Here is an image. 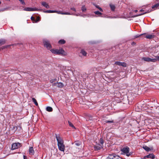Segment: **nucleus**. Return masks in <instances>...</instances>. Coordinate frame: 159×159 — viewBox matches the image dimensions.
Returning <instances> with one entry per match:
<instances>
[{
  "label": "nucleus",
  "instance_id": "50",
  "mask_svg": "<svg viewBox=\"0 0 159 159\" xmlns=\"http://www.w3.org/2000/svg\"><path fill=\"white\" fill-rule=\"evenodd\" d=\"M18 43L17 44V45H18Z\"/></svg>",
  "mask_w": 159,
  "mask_h": 159
},
{
  "label": "nucleus",
  "instance_id": "3",
  "mask_svg": "<svg viewBox=\"0 0 159 159\" xmlns=\"http://www.w3.org/2000/svg\"><path fill=\"white\" fill-rule=\"evenodd\" d=\"M43 43L45 47L48 50H50L52 48V46L49 41L45 39L43 40Z\"/></svg>",
  "mask_w": 159,
  "mask_h": 159
},
{
  "label": "nucleus",
  "instance_id": "41",
  "mask_svg": "<svg viewBox=\"0 0 159 159\" xmlns=\"http://www.w3.org/2000/svg\"><path fill=\"white\" fill-rule=\"evenodd\" d=\"M98 9L101 11H103V10L100 7H99Z\"/></svg>",
  "mask_w": 159,
  "mask_h": 159
},
{
  "label": "nucleus",
  "instance_id": "22",
  "mask_svg": "<svg viewBox=\"0 0 159 159\" xmlns=\"http://www.w3.org/2000/svg\"><path fill=\"white\" fill-rule=\"evenodd\" d=\"M159 6V3H157L152 7V8L154 9H156Z\"/></svg>",
  "mask_w": 159,
  "mask_h": 159
},
{
  "label": "nucleus",
  "instance_id": "18",
  "mask_svg": "<svg viewBox=\"0 0 159 159\" xmlns=\"http://www.w3.org/2000/svg\"><path fill=\"white\" fill-rule=\"evenodd\" d=\"M80 53L84 56H87V52L83 49H82L81 50Z\"/></svg>",
  "mask_w": 159,
  "mask_h": 159
},
{
  "label": "nucleus",
  "instance_id": "2",
  "mask_svg": "<svg viewBox=\"0 0 159 159\" xmlns=\"http://www.w3.org/2000/svg\"><path fill=\"white\" fill-rule=\"evenodd\" d=\"M121 151L123 152L121 153L122 154H126V155L128 156H129L131 154V153L129 152V148L128 147L123 148L121 150Z\"/></svg>",
  "mask_w": 159,
  "mask_h": 159
},
{
  "label": "nucleus",
  "instance_id": "31",
  "mask_svg": "<svg viewBox=\"0 0 159 159\" xmlns=\"http://www.w3.org/2000/svg\"><path fill=\"white\" fill-rule=\"evenodd\" d=\"M22 5H25V4L24 0H18Z\"/></svg>",
  "mask_w": 159,
  "mask_h": 159
},
{
  "label": "nucleus",
  "instance_id": "21",
  "mask_svg": "<svg viewBox=\"0 0 159 159\" xmlns=\"http://www.w3.org/2000/svg\"><path fill=\"white\" fill-rule=\"evenodd\" d=\"M58 43L61 44H64L66 43V41L63 39H61L59 41Z\"/></svg>",
  "mask_w": 159,
  "mask_h": 159
},
{
  "label": "nucleus",
  "instance_id": "49",
  "mask_svg": "<svg viewBox=\"0 0 159 159\" xmlns=\"http://www.w3.org/2000/svg\"><path fill=\"white\" fill-rule=\"evenodd\" d=\"M18 43L17 44V45H18Z\"/></svg>",
  "mask_w": 159,
  "mask_h": 159
},
{
  "label": "nucleus",
  "instance_id": "32",
  "mask_svg": "<svg viewBox=\"0 0 159 159\" xmlns=\"http://www.w3.org/2000/svg\"><path fill=\"white\" fill-rule=\"evenodd\" d=\"M100 143L101 144V145H102L104 143V141L101 138L100 141Z\"/></svg>",
  "mask_w": 159,
  "mask_h": 159
},
{
  "label": "nucleus",
  "instance_id": "12",
  "mask_svg": "<svg viewBox=\"0 0 159 159\" xmlns=\"http://www.w3.org/2000/svg\"><path fill=\"white\" fill-rule=\"evenodd\" d=\"M54 13H57L58 14H61L62 15H71L70 13L68 12H62L60 11L57 10H54Z\"/></svg>",
  "mask_w": 159,
  "mask_h": 159
},
{
  "label": "nucleus",
  "instance_id": "51",
  "mask_svg": "<svg viewBox=\"0 0 159 159\" xmlns=\"http://www.w3.org/2000/svg\"><path fill=\"white\" fill-rule=\"evenodd\" d=\"M133 44H134V42H133Z\"/></svg>",
  "mask_w": 159,
  "mask_h": 159
},
{
  "label": "nucleus",
  "instance_id": "44",
  "mask_svg": "<svg viewBox=\"0 0 159 159\" xmlns=\"http://www.w3.org/2000/svg\"><path fill=\"white\" fill-rule=\"evenodd\" d=\"M52 86H57V83H55L54 84H53L52 85Z\"/></svg>",
  "mask_w": 159,
  "mask_h": 159
},
{
  "label": "nucleus",
  "instance_id": "25",
  "mask_svg": "<svg viewBox=\"0 0 159 159\" xmlns=\"http://www.w3.org/2000/svg\"><path fill=\"white\" fill-rule=\"evenodd\" d=\"M143 148L146 151H148L150 150V148L149 147L146 146H143Z\"/></svg>",
  "mask_w": 159,
  "mask_h": 159
},
{
  "label": "nucleus",
  "instance_id": "33",
  "mask_svg": "<svg viewBox=\"0 0 159 159\" xmlns=\"http://www.w3.org/2000/svg\"><path fill=\"white\" fill-rule=\"evenodd\" d=\"M105 122L106 123H113L114 121L113 120H106Z\"/></svg>",
  "mask_w": 159,
  "mask_h": 159
},
{
  "label": "nucleus",
  "instance_id": "36",
  "mask_svg": "<svg viewBox=\"0 0 159 159\" xmlns=\"http://www.w3.org/2000/svg\"><path fill=\"white\" fill-rule=\"evenodd\" d=\"M16 44H11V45H7V46H5L4 48H7L11 46H16Z\"/></svg>",
  "mask_w": 159,
  "mask_h": 159
},
{
  "label": "nucleus",
  "instance_id": "29",
  "mask_svg": "<svg viewBox=\"0 0 159 159\" xmlns=\"http://www.w3.org/2000/svg\"><path fill=\"white\" fill-rule=\"evenodd\" d=\"M54 10H47L45 11H44L45 13H54Z\"/></svg>",
  "mask_w": 159,
  "mask_h": 159
},
{
  "label": "nucleus",
  "instance_id": "38",
  "mask_svg": "<svg viewBox=\"0 0 159 159\" xmlns=\"http://www.w3.org/2000/svg\"><path fill=\"white\" fill-rule=\"evenodd\" d=\"M56 79H54L53 80H50V82L51 83H52L53 82L56 81Z\"/></svg>",
  "mask_w": 159,
  "mask_h": 159
},
{
  "label": "nucleus",
  "instance_id": "17",
  "mask_svg": "<svg viewBox=\"0 0 159 159\" xmlns=\"http://www.w3.org/2000/svg\"><path fill=\"white\" fill-rule=\"evenodd\" d=\"M57 87L60 88H62L64 86L63 84L61 83H57Z\"/></svg>",
  "mask_w": 159,
  "mask_h": 159
},
{
  "label": "nucleus",
  "instance_id": "14",
  "mask_svg": "<svg viewBox=\"0 0 159 159\" xmlns=\"http://www.w3.org/2000/svg\"><path fill=\"white\" fill-rule=\"evenodd\" d=\"M29 153L31 155H34V151L33 147H30L29 149Z\"/></svg>",
  "mask_w": 159,
  "mask_h": 159
},
{
  "label": "nucleus",
  "instance_id": "40",
  "mask_svg": "<svg viewBox=\"0 0 159 159\" xmlns=\"http://www.w3.org/2000/svg\"><path fill=\"white\" fill-rule=\"evenodd\" d=\"M31 19L32 20L34 21H35V18L34 17L32 16L31 18Z\"/></svg>",
  "mask_w": 159,
  "mask_h": 159
},
{
  "label": "nucleus",
  "instance_id": "15",
  "mask_svg": "<svg viewBox=\"0 0 159 159\" xmlns=\"http://www.w3.org/2000/svg\"><path fill=\"white\" fill-rule=\"evenodd\" d=\"M50 51L53 54L57 55V49L54 48L50 50Z\"/></svg>",
  "mask_w": 159,
  "mask_h": 159
},
{
  "label": "nucleus",
  "instance_id": "24",
  "mask_svg": "<svg viewBox=\"0 0 159 159\" xmlns=\"http://www.w3.org/2000/svg\"><path fill=\"white\" fill-rule=\"evenodd\" d=\"M6 42V41L4 39L0 40V46L4 44Z\"/></svg>",
  "mask_w": 159,
  "mask_h": 159
},
{
  "label": "nucleus",
  "instance_id": "23",
  "mask_svg": "<svg viewBox=\"0 0 159 159\" xmlns=\"http://www.w3.org/2000/svg\"><path fill=\"white\" fill-rule=\"evenodd\" d=\"M32 100L33 102L34 103L35 105L37 106L38 105V103H37L36 100L34 98H32Z\"/></svg>",
  "mask_w": 159,
  "mask_h": 159
},
{
  "label": "nucleus",
  "instance_id": "27",
  "mask_svg": "<svg viewBox=\"0 0 159 159\" xmlns=\"http://www.w3.org/2000/svg\"><path fill=\"white\" fill-rule=\"evenodd\" d=\"M81 10L83 12H85L86 11V9L84 6H83L81 7Z\"/></svg>",
  "mask_w": 159,
  "mask_h": 159
},
{
  "label": "nucleus",
  "instance_id": "28",
  "mask_svg": "<svg viewBox=\"0 0 159 159\" xmlns=\"http://www.w3.org/2000/svg\"><path fill=\"white\" fill-rule=\"evenodd\" d=\"M68 123L69 124V125L70 126L72 127L73 128H75V126H74V125L72 124L70 121H68Z\"/></svg>",
  "mask_w": 159,
  "mask_h": 159
},
{
  "label": "nucleus",
  "instance_id": "47",
  "mask_svg": "<svg viewBox=\"0 0 159 159\" xmlns=\"http://www.w3.org/2000/svg\"><path fill=\"white\" fill-rule=\"evenodd\" d=\"M157 60H158V61H159V57H157V59H156Z\"/></svg>",
  "mask_w": 159,
  "mask_h": 159
},
{
  "label": "nucleus",
  "instance_id": "1",
  "mask_svg": "<svg viewBox=\"0 0 159 159\" xmlns=\"http://www.w3.org/2000/svg\"><path fill=\"white\" fill-rule=\"evenodd\" d=\"M56 138L57 142V145L59 149L62 152H64L65 149V146L64 144V141L62 138L59 135L56 134Z\"/></svg>",
  "mask_w": 159,
  "mask_h": 159
},
{
  "label": "nucleus",
  "instance_id": "8",
  "mask_svg": "<svg viewBox=\"0 0 159 159\" xmlns=\"http://www.w3.org/2000/svg\"><path fill=\"white\" fill-rule=\"evenodd\" d=\"M142 59L145 61L147 62H155L157 60L156 59H151L149 57H143Z\"/></svg>",
  "mask_w": 159,
  "mask_h": 159
},
{
  "label": "nucleus",
  "instance_id": "39",
  "mask_svg": "<svg viewBox=\"0 0 159 159\" xmlns=\"http://www.w3.org/2000/svg\"><path fill=\"white\" fill-rule=\"evenodd\" d=\"M70 10H73V11H74L75 12L76 11V9H75L74 7H72L70 8Z\"/></svg>",
  "mask_w": 159,
  "mask_h": 159
},
{
  "label": "nucleus",
  "instance_id": "45",
  "mask_svg": "<svg viewBox=\"0 0 159 159\" xmlns=\"http://www.w3.org/2000/svg\"><path fill=\"white\" fill-rule=\"evenodd\" d=\"M23 158H24V159H27V157L26 156H25V155H24Z\"/></svg>",
  "mask_w": 159,
  "mask_h": 159
},
{
  "label": "nucleus",
  "instance_id": "11",
  "mask_svg": "<svg viewBox=\"0 0 159 159\" xmlns=\"http://www.w3.org/2000/svg\"><path fill=\"white\" fill-rule=\"evenodd\" d=\"M146 158L154 159L155 158V156L153 153H151L144 157V158Z\"/></svg>",
  "mask_w": 159,
  "mask_h": 159
},
{
  "label": "nucleus",
  "instance_id": "10",
  "mask_svg": "<svg viewBox=\"0 0 159 159\" xmlns=\"http://www.w3.org/2000/svg\"><path fill=\"white\" fill-rule=\"evenodd\" d=\"M24 10L27 11H38V9L35 8H32L31 7H26L24 9Z\"/></svg>",
  "mask_w": 159,
  "mask_h": 159
},
{
  "label": "nucleus",
  "instance_id": "26",
  "mask_svg": "<svg viewBox=\"0 0 159 159\" xmlns=\"http://www.w3.org/2000/svg\"><path fill=\"white\" fill-rule=\"evenodd\" d=\"M152 11V10H150V11H149L148 10V11H145L143 13H141V14H139V15H137L136 16H141V15H143V14H146V13H149V12H150Z\"/></svg>",
  "mask_w": 159,
  "mask_h": 159
},
{
  "label": "nucleus",
  "instance_id": "6",
  "mask_svg": "<svg viewBox=\"0 0 159 159\" xmlns=\"http://www.w3.org/2000/svg\"><path fill=\"white\" fill-rule=\"evenodd\" d=\"M21 144L19 143H14L12 144L11 149L12 150L17 149L21 146Z\"/></svg>",
  "mask_w": 159,
  "mask_h": 159
},
{
  "label": "nucleus",
  "instance_id": "16",
  "mask_svg": "<svg viewBox=\"0 0 159 159\" xmlns=\"http://www.w3.org/2000/svg\"><path fill=\"white\" fill-rule=\"evenodd\" d=\"M42 4L47 8H48L49 7V6L48 3L45 2H42Z\"/></svg>",
  "mask_w": 159,
  "mask_h": 159
},
{
  "label": "nucleus",
  "instance_id": "35",
  "mask_svg": "<svg viewBox=\"0 0 159 159\" xmlns=\"http://www.w3.org/2000/svg\"><path fill=\"white\" fill-rule=\"evenodd\" d=\"M142 36H143V35H142V34H141L139 35H136L135 36V38H137L139 37H140Z\"/></svg>",
  "mask_w": 159,
  "mask_h": 159
},
{
  "label": "nucleus",
  "instance_id": "48",
  "mask_svg": "<svg viewBox=\"0 0 159 159\" xmlns=\"http://www.w3.org/2000/svg\"><path fill=\"white\" fill-rule=\"evenodd\" d=\"M137 11H138L137 10H136L135 11V12H137Z\"/></svg>",
  "mask_w": 159,
  "mask_h": 159
},
{
  "label": "nucleus",
  "instance_id": "30",
  "mask_svg": "<svg viewBox=\"0 0 159 159\" xmlns=\"http://www.w3.org/2000/svg\"><path fill=\"white\" fill-rule=\"evenodd\" d=\"M94 13L98 15L102 14V13L98 11H95L94 12Z\"/></svg>",
  "mask_w": 159,
  "mask_h": 159
},
{
  "label": "nucleus",
  "instance_id": "52",
  "mask_svg": "<svg viewBox=\"0 0 159 159\" xmlns=\"http://www.w3.org/2000/svg\"><path fill=\"white\" fill-rule=\"evenodd\" d=\"M133 44H134V42H133Z\"/></svg>",
  "mask_w": 159,
  "mask_h": 159
},
{
  "label": "nucleus",
  "instance_id": "4",
  "mask_svg": "<svg viewBox=\"0 0 159 159\" xmlns=\"http://www.w3.org/2000/svg\"><path fill=\"white\" fill-rule=\"evenodd\" d=\"M57 55L66 56L67 54L66 52L62 48H60L59 49H57Z\"/></svg>",
  "mask_w": 159,
  "mask_h": 159
},
{
  "label": "nucleus",
  "instance_id": "9",
  "mask_svg": "<svg viewBox=\"0 0 159 159\" xmlns=\"http://www.w3.org/2000/svg\"><path fill=\"white\" fill-rule=\"evenodd\" d=\"M115 64V65H118L119 66H121L123 67H125L127 66L126 64L124 62H121L120 61H116Z\"/></svg>",
  "mask_w": 159,
  "mask_h": 159
},
{
  "label": "nucleus",
  "instance_id": "13",
  "mask_svg": "<svg viewBox=\"0 0 159 159\" xmlns=\"http://www.w3.org/2000/svg\"><path fill=\"white\" fill-rule=\"evenodd\" d=\"M102 148V146L98 144L94 146V148L95 150H100Z\"/></svg>",
  "mask_w": 159,
  "mask_h": 159
},
{
  "label": "nucleus",
  "instance_id": "34",
  "mask_svg": "<svg viewBox=\"0 0 159 159\" xmlns=\"http://www.w3.org/2000/svg\"><path fill=\"white\" fill-rule=\"evenodd\" d=\"M75 144L77 146H79L80 145V142H75Z\"/></svg>",
  "mask_w": 159,
  "mask_h": 159
},
{
  "label": "nucleus",
  "instance_id": "46",
  "mask_svg": "<svg viewBox=\"0 0 159 159\" xmlns=\"http://www.w3.org/2000/svg\"><path fill=\"white\" fill-rule=\"evenodd\" d=\"M140 11L141 12H143V11H144V10H143L141 9Z\"/></svg>",
  "mask_w": 159,
  "mask_h": 159
},
{
  "label": "nucleus",
  "instance_id": "19",
  "mask_svg": "<svg viewBox=\"0 0 159 159\" xmlns=\"http://www.w3.org/2000/svg\"><path fill=\"white\" fill-rule=\"evenodd\" d=\"M110 6L111 8V10L112 11H114L115 10V6L114 5L112 4H110Z\"/></svg>",
  "mask_w": 159,
  "mask_h": 159
},
{
  "label": "nucleus",
  "instance_id": "37",
  "mask_svg": "<svg viewBox=\"0 0 159 159\" xmlns=\"http://www.w3.org/2000/svg\"><path fill=\"white\" fill-rule=\"evenodd\" d=\"M40 20V18L39 17H37L36 20H35V22H37L38 21H39Z\"/></svg>",
  "mask_w": 159,
  "mask_h": 159
},
{
  "label": "nucleus",
  "instance_id": "7",
  "mask_svg": "<svg viewBox=\"0 0 159 159\" xmlns=\"http://www.w3.org/2000/svg\"><path fill=\"white\" fill-rule=\"evenodd\" d=\"M110 159H123L121 157H120L118 155L115 154H112L109 155Z\"/></svg>",
  "mask_w": 159,
  "mask_h": 159
},
{
  "label": "nucleus",
  "instance_id": "5",
  "mask_svg": "<svg viewBox=\"0 0 159 159\" xmlns=\"http://www.w3.org/2000/svg\"><path fill=\"white\" fill-rule=\"evenodd\" d=\"M143 35V37H145L148 39H153L155 37V35L152 34H148L146 33H144L142 34Z\"/></svg>",
  "mask_w": 159,
  "mask_h": 159
},
{
  "label": "nucleus",
  "instance_id": "43",
  "mask_svg": "<svg viewBox=\"0 0 159 159\" xmlns=\"http://www.w3.org/2000/svg\"><path fill=\"white\" fill-rule=\"evenodd\" d=\"M94 5L98 9L99 7H100L98 5H97L95 4H94Z\"/></svg>",
  "mask_w": 159,
  "mask_h": 159
},
{
  "label": "nucleus",
  "instance_id": "42",
  "mask_svg": "<svg viewBox=\"0 0 159 159\" xmlns=\"http://www.w3.org/2000/svg\"><path fill=\"white\" fill-rule=\"evenodd\" d=\"M98 9L101 11H103V10L100 7H99Z\"/></svg>",
  "mask_w": 159,
  "mask_h": 159
},
{
  "label": "nucleus",
  "instance_id": "20",
  "mask_svg": "<svg viewBox=\"0 0 159 159\" xmlns=\"http://www.w3.org/2000/svg\"><path fill=\"white\" fill-rule=\"evenodd\" d=\"M46 110L49 112H51L52 111L53 109L51 107H48L46 108Z\"/></svg>",
  "mask_w": 159,
  "mask_h": 159
},
{
  "label": "nucleus",
  "instance_id": "53",
  "mask_svg": "<svg viewBox=\"0 0 159 159\" xmlns=\"http://www.w3.org/2000/svg\"><path fill=\"white\" fill-rule=\"evenodd\" d=\"M144 158H143V159H144Z\"/></svg>",
  "mask_w": 159,
  "mask_h": 159
}]
</instances>
